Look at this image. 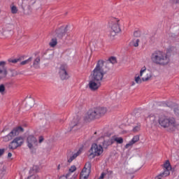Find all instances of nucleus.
I'll list each match as a JSON object with an SVG mask.
<instances>
[{"mask_svg":"<svg viewBox=\"0 0 179 179\" xmlns=\"http://www.w3.org/2000/svg\"><path fill=\"white\" fill-rule=\"evenodd\" d=\"M158 122L162 128L167 129L169 132H174L179 129V123L176 121L174 117H169L166 115H161L159 117Z\"/></svg>","mask_w":179,"mask_h":179,"instance_id":"1","label":"nucleus"},{"mask_svg":"<svg viewBox=\"0 0 179 179\" xmlns=\"http://www.w3.org/2000/svg\"><path fill=\"white\" fill-rule=\"evenodd\" d=\"M151 61L156 65L166 66L170 64V56L163 51L157 50L152 54Z\"/></svg>","mask_w":179,"mask_h":179,"instance_id":"2","label":"nucleus"},{"mask_svg":"<svg viewBox=\"0 0 179 179\" xmlns=\"http://www.w3.org/2000/svg\"><path fill=\"white\" fill-rule=\"evenodd\" d=\"M106 73H107V71H104V61L99 60L91 73V78L96 82H101Z\"/></svg>","mask_w":179,"mask_h":179,"instance_id":"3","label":"nucleus"},{"mask_svg":"<svg viewBox=\"0 0 179 179\" xmlns=\"http://www.w3.org/2000/svg\"><path fill=\"white\" fill-rule=\"evenodd\" d=\"M107 114V108L96 107L88 110L87 113V118L88 120H97L104 117Z\"/></svg>","mask_w":179,"mask_h":179,"instance_id":"4","label":"nucleus"},{"mask_svg":"<svg viewBox=\"0 0 179 179\" xmlns=\"http://www.w3.org/2000/svg\"><path fill=\"white\" fill-rule=\"evenodd\" d=\"M89 155L90 159H94V157H100V156H103V153H104V148L103 145L99 143H92L90 149L89 150Z\"/></svg>","mask_w":179,"mask_h":179,"instance_id":"5","label":"nucleus"},{"mask_svg":"<svg viewBox=\"0 0 179 179\" xmlns=\"http://www.w3.org/2000/svg\"><path fill=\"white\" fill-rule=\"evenodd\" d=\"M36 0H22L21 8L24 16H30L33 13V6Z\"/></svg>","mask_w":179,"mask_h":179,"instance_id":"6","label":"nucleus"},{"mask_svg":"<svg viewBox=\"0 0 179 179\" xmlns=\"http://www.w3.org/2000/svg\"><path fill=\"white\" fill-rule=\"evenodd\" d=\"M122 22L117 18L112 20L110 27L111 29L110 36L114 37L117 33L121 31Z\"/></svg>","mask_w":179,"mask_h":179,"instance_id":"7","label":"nucleus"},{"mask_svg":"<svg viewBox=\"0 0 179 179\" xmlns=\"http://www.w3.org/2000/svg\"><path fill=\"white\" fill-rule=\"evenodd\" d=\"M23 131L24 129L22 127L14 128L8 135L3 137V142H9V141H12L15 136H17V135L21 132H23Z\"/></svg>","mask_w":179,"mask_h":179,"instance_id":"8","label":"nucleus"},{"mask_svg":"<svg viewBox=\"0 0 179 179\" xmlns=\"http://www.w3.org/2000/svg\"><path fill=\"white\" fill-rule=\"evenodd\" d=\"M24 139L22 136L15 137L8 145L10 150H15L23 145Z\"/></svg>","mask_w":179,"mask_h":179,"instance_id":"9","label":"nucleus"},{"mask_svg":"<svg viewBox=\"0 0 179 179\" xmlns=\"http://www.w3.org/2000/svg\"><path fill=\"white\" fill-rule=\"evenodd\" d=\"M170 171H171V165L170 161L167 160L164 164V172L155 177V179H163L164 177L170 176Z\"/></svg>","mask_w":179,"mask_h":179,"instance_id":"10","label":"nucleus"},{"mask_svg":"<svg viewBox=\"0 0 179 179\" xmlns=\"http://www.w3.org/2000/svg\"><path fill=\"white\" fill-rule=\"evenodd\" d=\"M140 76H142L143 82H149V80H152L153 73L150 71L146 70V66H143L140 70Z\"/></svg>","mask_w":179,"mask_h":179,"instance_id":"11","label":"nucleus"},{"mask_svg":"<svg viewBox=\"0 0 179 179\" xmlns=\"http://www.w3.org/2000/svg\"><path fill=\"white\" fill-rule=\"evenodd\" d=\"M27 145L30 150H34L36 146H38V141L34 135H29L27 138Z\"/></svg>","mask_w":179,"mask_h":179,"instance_id":"12","label":"nucleus"},{"mask_svg":"<svg viewBox=\"0 0 179 179\" xmlns=\"http://www.w3.org/2000/svg\"><path fill=\"white\" fill-rule=\"evenodd\" d=\"M91 170H92V164L90 162H87L80 173V179L89 178V176H90Z\"/></svg>","mask_w":179,"mask_h":179,"instance_id":"13","label":"nucleus"},{"mask_svg":"<svg viewBox=\"0 0 179 179\" xmlns=\"http://www.w3.org/2000/svg\"><path fill=\"white\" fill-rule=\"evenodd\" d=\"M59 75L62 80H66V79H69V73L66 71V66H61L59 70Z\"/></svg>","mask_w":179,"mask_h":179,"instance_id":"14","label":"nucleus"},{"mask_svg":"<svg viewBox=\"0 0 179 179\" xmlns=\"http://www.w3.org/2000/svg\"><path fill=\"white\" fill-rule=\"evenodd\" d=\"M98 143H102L103 148H108L110 145H113V138H106L104 137H101L97 140Z\"/></svg>","mask_w":179,"mask_h":179,"instance_id":"15","label":"nucleus"},{"mask_svg":"<svg viewBox=\"0 0 179 179\" xmlns=\"http://www.w3.org/2000/svg\"><path fill=\"white\" fill-rule=\"evenodd\" d=\"M88 86L90 90L94 92L101 86V82H97L92 79L89 82Z\"/></svg>","mask_w":179,"mask_h":179,"instance_id":"16","label":"nucleus"},{"mask_svg":"<svg viewBox=\"0 0 179 179\" xmlns=\"http://www.w3.org/2000/svg\"><path fill=\"white\" fill-rule=\"evenodd\" d=\"M5 65H6L5 62H0V80L6 78V75H8Z\"/></svg>","mask_w":179,"mask_h":179,"instance_id":"17","label":"nucleus"},{"mask_svg":"<svg viewBox=\"0 0 179 179\" xmlns=\"http://www.w3.org/2000/svg\"><path fill=\"white\" fill-rule=\"evenodd\" d=\"M81 125L79 122V118L78 117L74 118L70 124V127L71 128V129H74V131H76V129H79Z\"/></svg>","mask_w":179,"mask_h":179,"instance_id":"18","label":"nucleus"},{"mask_svg":"<svg viewBox=\"0 0 179 179\" xmlns=\"http://www.w3.org/2000/svg\"><path fill=\"white\" fill-rule=\"evenodd\" d=\"M82 150H83V149L80 148L76 153L73 154L72 156H68L67 157V160L69 163H72V162H73V160H75V159H76L77 156H79V155H80V153H82Z\"/></svg>","mask_w":179,"mask_h":179,"instance_id":"19","label":"nucleus"},{"mask_svg":"<svg viewBox=\"0 0 179 179\" xmlns=\"http://www.w3.org/2000/svg\"><path fill=\"white\" fill-rule=\"evenodd\" d=\"M66 33V27H62L56 31V34L57 37H64V35Z\"/></svg>","mask_w":179,"mask_h":179,"instance_id":"20","label":"nucleus"},{"mask_svg":"<svg viewBox=\"0 0 179 179\" xmlns=\"http://www.w3.org/2000/svg\"><path fill=\"white\" fill-rule=\"evenodd\" d=\"M40 57H37L33 62L32 67L35 68V69H39L40 68Z\"/></svg>","mask_w":179,"mask_h":179,"instance_id":"21","label":"nucleus"},{"mask_svg":"<svg viewBox=\"0 0 179 179\" xmlns=\"http://www.w3.org/2000/svg\"><path fill=\"white\" fill-rule=\"evenodd\" d=\"M112 141L113 143L114 142H116V143L121 145L122 143H124V138H122V137L114 136L112 137Z\"/></svg>","mask_w":179,"mask_h":179,"instance_id":"22","label":"nucleus"},{"mask_svg":"<svg viewBox=\"0 0 179 179\" xmlns=\"http://www.w3.org/2000/svg\"><path fill=\"white\" fill-rule=\"evenodd\" d=\"M33 106H34V100L30 99L29 101H28L27 102V103L25 105L27 110H30V108H31L33 107Z\"/></svg>","mask_w":179,"mask_h":179,"instance_id":"23","label":"nucleus"},{"mask_svg":"<svg viewBox=\"0 0 179 179\" xmlns=\"http://www.w3.org/2000/svg\"><path fill=\"white\" fill-rule=\"evenodd\" d=\"M134 80L136 83H137L138 85H141V83L143 82V80H142V76H141V74H139L138 76L136 75L134 78Z\"/></svg>","mask_w":179,"mask_h":179,"instance_id":"24","label":"nucleus"},{"mask_svg":"<svg viewBox=\"0 0 179 179\" xmlns=\"http://www.w3.org/2000/svg\"><path fill=\"white\" fill-rule=\"evenodd\" d=\"M57 44H58V41H57V38H52L50 42L49 43V45L50 47H52V48H54V47H55V45H57Z\"/></svg>","mask_w":179,"mask_h":179,"instance_id":"25","label":"nucleus"},{"mask_svg":"<svg viewBox=\"0 0 179 179\" xmlns=\"http://www.w3.org/2000/svg\"><path fill=\"white\" fill-rule=\"evenodd\" d=\"M72 172H70L69 171H68L67 173H66V175H63L59 179H68V178H71V177H72Z\"/></svg>","mask_w":179,"mask_h":179,"instance_id":"26","label":"nucleus"},{"mask_svg":"<svg viewBox=\"0 0 179 179\" xmlns=\"http://www.w3.org/2000/svg\"><path fill=\"white\" fill-rule=\"evenodd\" d=\"M10 10H11V13H13V15H16V13H17V7H16V6L15 5H11L10 6Z\"/></svg>","mask_w":179,"mask_h":179,"instance_id":"27","label":"nucleus"},{"mask_svg":"<svg viewBox=\"0 0 179 179\" xmlns=\"http://www.w3.org/2000/svg\"><path fill=\"white\" fill-rule=\"evenodd\" d=\"M33 60V57H29L28 59L21 62L20 65H27V64H30Z\"/></svg>","mask_w":179,"mask_h":179,"instance_id":"28","label":"nucleus"},{"mask_svg":"<svg viewBox=\"0 0 179 179\" xmlns=\"http://www.w3.org/2000/svg\"><path fill=\"white\" fill-rule=\"evenodd\" d=\"M131 141L135 145V143H136V142H139V136L136 135L134 136L132 139L131 140Z\"/></svg>","mask_w":179,"mask_h":179,"instance_id":"29","label":"nucleus"},{"mask_svg":"<svg viewBox=\"0 0 179 179\" xmlns=\"http://www.w3.org/2000/svg\"><path fill=\"white\" fill-rule=\"evenodd\" d=\"M6 174V170L5 168L0 169V178H2Z\"/></svg>","mask_w":179,"mask_h":179,"instance_id":"30","label":"nucleus"},{"mask_svg":"<svg viewBox=\"0 0 179 179\" xmlns=\"http://www.w3.org/2000/svg\"><path fill=\"white\" fill-rule=\"evenodd\" d=\"M108 61L109 62H110V64H117V58H115V57H111L110 58H109Z\"/></svg>","mask_w":179,"mask_h":179,"instance_id":"31","label":"nucleus"},{"mask_svg":"<svg viewBox=\"0 0 179 179\" xmlns=\"http://www.w3.org/2000/svg\"><path fill=\"white\" fill-rule=\"evenodd\" d=\"M0 93L1 94H5V85L3 84L0 85Z\"/></svg>","mask_w":179,"mask_h":179,"instance_id":"32","label":"nucleus"},{"mask_svg":"<svg viewBox=\"0 0 179 179\" xmlns=\"http://www.w3.org/2000/svg\"><path fill=\"white\" fill-rule=\"evenodd\" d=\"M19 59H9L8 62L10 64H17V62H19Z\"/></svg>","mask_w":179,"mask_h":179,"instance_id":"33","label":"nucleus"},{"mask_svg":"<svg viewBox=\"0 0 179 179\" xmlns=\"http://www.w3.org/2000/svg\"><path fill=\"white\" fill-rule=\"evenodd\" d=\"M27 179H40V178L38 176V175L34 174L28 176Z\"/></svg>","mask_w":179,"mask_h":179,"instance_id":"34","label":"nucleus"},{"mask_svg":"<svg viewBox=\"0 0 179 179\" xmlns=\"http://www.w3.org/2000/svg\"><path fill=\"white\" fill-rule=\"evenodd\" d=\"M140 130H141L140 124H138L137 126H136L133 128V131H134V132H138Z\"/></svg>","mask_w":179,"mask_h":179,"instance_id":"35","label":"nucleus"},{"mask_svg":"<svg viewBox=\"0 0 179 179\" xmlns=\"http://www.w3.org/2000/svg\"><path fill=\"white\" fill-rule=\"evenodd\" d=\"M134 143L130 141L127 144H126L125 145V148L128 149L129 148H132V146H134Z\"/></svg>","mask_w":179,"mask_h":179,"instance_id":"36","label":"nucleus"},{"mask_svg":"<svg viewBox=\"0 0 179 179\" xmlns=\"http://www.w3.org/2000/svg\"><path fill=\"white\" fill-rule=\"evenodd\" d=\"M69 171L73 173L74 171H76V166H71V168L69 169Z\"/></svg>","mask_w":179,"mask_h":179,"instance_id":"37","label":"nucleus"},{"mask_svg":"<svg viewBox=\"0 0 179 179\" xmlns=\"http://www.w3.org/2000/svg\"><path fill=\"white\" fill-rule=\"evenodd\" d=\"M139 45V39H136L134 41V46L138 47Z\"/></svg>","mask_w":179,"mask_h":179,"instance_id":"38","label":"nucleus"},{"mask_svg":"<svg viewBox=\"0 0 179 179\" xmlns=\"http://www.w3.org/2000/svg\"><path fill=\"white\" fill-rule=\"evenodd\" d=\"M43 141H44V137L40 136L38 140V143H43Z\"/></svg>","mask_w":179,"mask_h":179,"instance_id":"39","label":"nucleus"},{"mask_svg":"<svg viewBox=\"0 0 179 179\" xmlns=\"http://www.w3.org/2000/svg\"><path fill=\"white\" fill-rule=\"evenodd\" d=\"M134 37H139V31H134Z\"/></svg>","mask_w":179,"mask_h":179,"instance_id":"40","label":"nucleus"},{"mask_svg":"<svg viewBox=\"0 0 179 179\" xmlns=\"http://www.w3.org/2000/svg\"><path fill=\"white\" fill-rule=\"evenodd\" d=\"M106 176V173H102L100 176V177L99 178V179H103L104 178V177Z\"/></svg>","mask_w":179,"mask_h":179,"instance_id":"41","label":"nucleus"},{"mask_svg":"<svg viewBox=\"0 0 179 179\" xmlns=\"http://www.w3.org/2000/svg\"><path fill=\"white\" fill-rule=\"evenodd\" d=\"M5 153V150L4 149H0V157L2 156Z\"/></svg>","mask_w":179,"mask_h":179,"instance_id":"42","label":"nucleus"},{"mask_svg":"<svg viewBox=\"0 0 179 179\" xmlns=\"http://www.w3.org/2000/svg\"><path fill=\"white\" fill-rule=\"evenodd\" d=\"M8 158L12 157V153L8 152Z\"/></svg>","mask_w":179,"mask_h":179,"instance_id":"43","label":"nucleus"},{"mask_svg":"<svg viewBox=\"0 0 179 179\" xmlns=\"http://www.w3.org/2000/svg\"><path fill=\"white\" fill-rule=\"evenodd\" d=\"M57 170H61V165H60V164H59V165L57 166Z\"/></svg>","mask_w":179,"mask_h":179,"instance_id":"44","label":"nucleus"},{"mask_svg":"<svg viewBox=\"0 0 179 179\" xmlns=\"http://www.w3.org/2000/svg\"><path fill=\"white\" fill-rule=\"evenodd\" d=\"M174 112L176 114H177V110L176 109H174Z\"/></svg>","mask_w":179,"mask_h":179,"instance_id":"45","label":"nucleus"},{"mask_svg":"<svg viewBox=\"0 0 179 179\" xmlns=\"http://www.w3.org/2000/svg\"><path fill=\"white\" fill-rule=\"evenodd\" d=\"M0 13H1V9H0Z\"/></svg>","mask_w":179,"mask_h":179,"instance_id":"46","label":"nucleus"}]
</instances>
